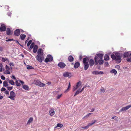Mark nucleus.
<instances>
[{"label":"nucleus","mask_w":131,"mask_h":131,"mask_svg":"<svg viewBox=\"0 0 131 131\" xmlns=\"http://www.w3.org/2000/svg\"><path fill=\"white\" fill-rule=\"evenodd\" d=\"M104 58V60L106 61L109 60V57L107 54H105Z\"/></svg>","instance_id":"26"},{"label":"nucleus","mask_w":131,"mask_h":131,"mask_svg":"<svg viewBox=\"0 0 131 131\" xmlns=\"http://www.w3.org/2000/svg\"><path fill=\"white\" fill-rule=\"evenodd\" d=\"M1 79L3 80H4L5 79V77H4V76L2 75L1 77Z\"/></svg>","instance_id":"49"},{"label":"nucleus","mask_w":131,"mask_h":131,"mask_svg":"<svg viewBox=\"0 0 131 131\" xmlns=\"http://www.w3.org/2000/svg\"><path fill=\"white\" fill-rule=\"evenodd\" d=\"M12 13H11L10 12L9 13V16H10L11 15Z\"/></svg>","instance_id":"61"},{"label":"nucleus","mask_w":131,"mask_h":131,"mask_svg":"<svg viewBox=\"0 0 131 131\" xmlns=\"http://www.w3.org/2000/svg\"><path fill=\"white\" fill-rule=\"evenodd\" d=\"M80 65V63L78 62H76L74 65V67L75 68H78Z\"/></svg>","instance_id":"20"},{"label":"nucleus","mask_w":131,"mask_h":131,"mask_svg":"<svg viewBox=\"0 0 131 131\" xmlns=\"http://www.w3.org/2000/svg\"><path fill=\"white\" fill-rule=\"evenodd\" d=\"M103 73H104V72L102 71H98V74H103Z\"/></svg>","instance_id":"45"},{"label":"nucleus","mask_w":131,"mask_h":131,"mask_svg":"<svg viewBox=\"0 0 131 131\" xmlns=\"http://www.w3.org/2000/svg\"><path fill=\"white\" fill-rule=\"evenodd\" d=\"M32 43V41L31 40H29L28 42L27 46L28 47H29L30 44Z\"/></svg>","instance_id":"40"},{"label":"nucleus","mask_w":131,"mask_h":131,"mask_svg":"<svg viewBox=\"0 0 131 131\" xmlns=\"http://www.w3.org/2000/svg\"><path fill=\"white\" fill-rule=\"evenodd\" d=\"M10 29L9 28V35H10Z\"/></svg>","instance_id":"60"},{"label":"nucleus","mask_w":131,"mask_h":131,"mask_svg":"<svg viewBox=\"0 0 131 131\" xmlns=\"http://www.w3.org/2000/svg\"><path fill=\"white\" fill-rule=\"evenodd\" d=\"M9 83L12 85H14L15 84L14 82L12 80H9Z\"/></svg>","instance_id":"34"},{"label":"nucleus","mask_w":131,"mask_h":131,"mask_svg":"<svg viewBox=\"0 0 131 131\" xmlns=\"http://www.w3.org/2000/svg\"><path fill=\"white\" fill-rule=\"evenodd\" d=\"M3 66L2 64H0V71L1 72L2 71Z\"/></svg>","instance_id":"43"},{"label":"nucleus","mask_w":131,"mask_h":131,"mask_svg":"<svg viewBox=\"0 0 131 131\" xmlns=\"http://www.w3.org/2000/svg\"><path fill=\"white\" fill-rule=\"evenodd\" d=\"M22 87L24 90H29V87L27 85H23Z\"/></svg>","instance_id":"23"},{"label":"nucleus","mask_w":131,"mask_h":131,"mask_svg":"<svg viewBox=\"0 0 131 131\" xmlns=\"http://www.w3.org/2000/svg\"><path fill=\"white\" fill-rule=\"evenodd\" d=\"M10 95L9 96V98H10L12 100H14L15 97L16 96V94L13 91H11L10 93Z\"/></svg>","instance_id":"4"},{"label":"nucleus","mask_w":131,"mask_h":131,"mask_svg":"<svg viewBox=\"0 0 131 131\" xmlns=\"http://www.w3.org/2000/svg\"><path fill=\"white\" fill-rule=\"evenodd\" d=\"M11 78L13 80H16V77L14 76L13 75L12 76H11Z\"/></svg>","instance_id":"47"},{"label":"nucleus","mask_w":131,"mask_h":131,"mask_svg":"<svg viewBox=\"0 0 131 131\" xmlns=\"http://www.w3.org/2000/svg\"><path fill=\"white\" fill-rule=\"evenodd\" d=\"M89 63L90 66H93L94 63V61L92 59H90L89 61Z\"/></svg>","instance_id":"18"},{"label":"nucleus","mask_w":131,"mask_h":131,"mask_svg":"<svg viewBox=\"0 0 131 131\" xmlns=\"http://www.w3.org/2000/svg\"><path fill=\"white\" fill-rule=\"evenodd\" d=\"M111 57L113 60H115L117 63L120 62L121 61L120 56L119 54L118 53L115 54V55H112Z\"/></svg>","instance_id":"2"},{"label":"nucleus","mask_w":131,"mask_h":131,"mask_svg":"<svg viewBox=\"0 0 131 131\" xmlns=\"http://www.w3.org/2000/svg\"><path fill=\"white\" fill-rule=\"evenodd\" d=\"M53 59L52 56L50 54H48L47 55L46 58L45 60V62L46 63L52 61Z\"/></svg>","instance_id":"3"},{"label":"nucleus","mask_w":131,"mask_h":131,"mask_svg":"<svg viewBox=\"0 0 131 131\" xmlns=\"http://www.w3.org/2000/svg\"><path fill=\"white\" fill-rule=\"evenodd\" d=\"M91 114H92V113H89L85 117H88L89 115H91Z\"/></svg>","instance_id":"54"},{"label":"nucleus","mask_w":131,"mask_h":131,"mask_svg":"<svg viewBox=\"0 0 131 131\" xmlns=\"http://www.w3.org/2000/svg\"><path fill=\"white\" fill-rule=\"evenodd\" d=\"M110 72L111 73H114L115 75L117 73V71L115 69H113L110 71Z\"/></svg>","instance_id":"22"},{"label":"nucleus","mask_w":131,"mask_h":131,"mask_svg":"<svg viewBox=\"0 0 131 131\" xmlns=\"http://www.w3.org/2000/svg\"><path fill=\"white\" fill-rule=\"evenodd\" d=\"M91 114H92V113H89L85 117H88L89 115H91Z\"/></svg>","instance_id":"51"},{"label":"nucleus","mask_w":131,"mask_h":131,"mask_svg":"<svg viewBox=\"0 0 131 131\" xmlns=\"http://www.w3.org/2000/svg\"><path fill=\"white\" fill-rule=\"evenodd\" d=\"M6 28L4 25L2 24L1 25L0 27V30L1 31H4L6 30Z\"/></svg>","instance_id":"14"},{"label":"nucleus","mask_w":131,"mask_h":131,"mask_svg":"<svg viewBox=\"0 0 131 131\" xmlns=\"http://www.w3.org/2000/svg\"><path fill=\"white\" fill-rule=\"evenodd\" d=\"M43 55L38 54L36 56V58L39 62H41L42 61L43 59L42 56Z\"/></svg>","instance_id":"6"},{"label":"nucleus","mask_w":131,"mask_h":131,"mask_svg":"<svg viewBox=\"0 0 131 131\" xmlns=\"http://www.w3.org/2000/svg\"><path fill=\"white\" fill-rule=\"evenodd\" d=\"M19 82L20 83H21V84L23 86L24 85V82L23 81L21 80H19Z\"/></svg>","instance_id":"48"},{"label":"nucleus","mask_w":131,"mask_h":131,"mask_svg":"<svg viewBox=\"0 0 131 131\" xmlns=\"http://www.w3.org/2000/svg\"><path fill=\"white\" fill-rule=\"evenodd\" d=\"M6 33L7 35H8V28H7Z\"/></svg>","instance_id":"58"},{"label":"nucleus","mask_w":131,"mask_h":131,"mask_svg":"<svg viewBox=\"0 0 131 131\" xmlns=\"http://www.w3.org/2000/svg\"><path fill=\"white\" fill-rule=\"evenodd\" d=\"M37 53L38 54L43 55V52L42 49H39L38 50Z\"/></svg>","instance_id":"24"},{"label":"nucleus","mask_w":131,"mask_h":131,"mask_svg":"<svg viewBox=\"0 0 131 131\" xmlns=\"http://www.w3.org/2000/svg\"><path fill=\"white\" fill-rule=\"evenodd\" d=\"M83 62L84 64L88 63V59L87 58H85L83 59Z\"/></svg>","instance_id":"16"},{"label":"nucleus","mask_w":131,"mask_h":131,"mask_svg":"<svg viewBox=\"0 0 131 131\" xmlns=\"http://www.w3.org/2000/svg\"><path fill=\"white\" fill-rule=\"evenodd\" d=\"M129 55V53L128 52H125L124 53V57H127Z\"/></svg>","instance_id":"30"},{"label":"nucleus","mask_w":131,"mask_h":131,"mask_svg":"<svg viewBox=\"0 0 131 131\" xmlns=\"http://www.w3.org/2000/svg\"><path fill=\"white\" fill-rule=\"evenodd\" d=\"M3 98V97L2 96H1L0 95V99H2Z\"/></svg>","instance_id":"63"},{"label":"nucleus","mask_w":131,"mask_h":131,"mask_svg":"<svg viewBox=\"0 0 131 131\" xmlns=\"http://www.w3.org/2000/svg\"><path fill=\"white\" fill-rule=\"evenodd\" d=\"M10 68H9V74L10 73V72L9 71H12V67L14 66V64L13 63H9Z\"/></svg>","instance_id":"13"},{"label":"nucleus","mask_w":131,"mask_h":131,"mask_svg":"<svg viewBox=\"0 0 131 131\" xmlns=\"http://www.w3.org/2000/svg\"><path fill=\"white\" fill-rule=\"evenodd\" d=\"M38 48V46L37 45H36L33 48V52L34 53H36L37 51Z\"/></svg>","instance_id":"19"},{"label":"nucleus","mask_w":131,"mask_h":131,"mask_svg":"<svg viewBox=\"0 0 131 131\" xmlns=\"http://www.w3.org/2000/svg\"><path fill=\"white\" fill-rule=\"evenodd\" d=\"M15 83L17 86H20V84L19 83L17 80H16V81L15 82Z\"/></svg>","instance_id":"31"},{"label":"nucleus","mask_w":131,"mask_h":131,"mask_svg":"<svg viewBox=\"0 0 131 131\" xmlns=\"http://www.w3.org/2000/svg\"><path fill=\"white\" fill-rule=\"evenodd\" d=\"M62 94L58 95L57 97V98L58 99H59L62 96Z\"/></svg>","instance_id":"44"},{"label":"nucleus","mask_w":131,"mask_h":131,"mask_svg":"<svg viewBox=\"0 0 131 131\" xmlns=\"http://www.w3.org/2000/svg\"><path fill=\"white\" fill-rule=\"evenodd\" d=\"M78 88L75 86H74L73 87V88L72 89V91L73 92L75 90H76Z\"/></svg>","instance_id":"38"},{"label":"nucleus","mask_w":131,"mask_h":131,"mask_svg":"<svg viewBox=\"0 0 131 131\" xmlns=\"http://www.w3.org/2000/svg\"><path fill=\"white\" fill-rule=\"evenodd\" d=\"M35 84L36 85H37L41 87H44L46 85L45 84L42 83L38 80L36 81L35 83Z\"/></svg>","instance_id":"5"},{"label":"nucleus","mask_w":131,"mask_h":131,"mask_svg":"<svg viewBox=\"0 0 131 131\" xmlns=\"http://www.w3.org/2000/svg\"><path fill=\"white\" fill-rule=\"evenodd\" d=\"M105 89L103 88H102L100 90V91H101V93L104 92H105Z\"/></svg>","instance_id":"41"},{"label":"nucleus","mask_w":131,"mask_h":131,"mask_svg":"<svg viewBox=\"0 0 131 131\" xmlns=\"http://www.w3.org/2000/svg\"><path fill=\"white\" fill-rule=\"evenodd\" d=\"M129 57L130 58H127V60L128 62H131V53L129 54Z\"/></svg>","instance_id":"37"},{"label":"nucleus","mask_w":131,"mask_h":131,"mask_svg":"<svg viewBox=\"0 0 131 131\" xmlns=\"http://www.w3.org/2000/svg\"><path fill=\"white\" fill-rule=\"evenodd\" d=\"M95 110V109L94 108H92V109L91 110V112H93Z\"/></svg>","instance_id":"55"},{"label":"nucleus","mask_w":131,"mask_h":131,"mask_svg":"<svg viewBox=\"0 0 131 131\" xmlns=\"http://www.w3.org/2000/svg\"><path fill=\"white\" fill-rule=\"evenodd\" d=\"M13 88V87H9V91H10Z\"/></svg>","instance_id":"56"},{"label":"nucleus","mask_w":131,"mask_h":131,"mask_svg":"<svg viewBox=\"0 0 131 131\" xmlns=\"http://www.w3.org/2000/svg\"><path fill=\"white\" fill-rule=\"evenodd\" d=\"M35 46V43L34 42H33L31 43V45L30 47V48L31 49H32L34 48V46Z\"/></svg>","instance_id":"35"},{"label":"nucleus","mask_w":131,"mask_h":131,"mask_svg":"<svg viewBox=\"0 0 131 131\" xmlns=\"http://www.w3.org/2000/svg\"><path fill=\"white\" fill-rule=\"evenodd\" d=\"M97 121L96 120H94L93 121V122L91 123H89L88 125L82 127L81 128L84 129H88L89 127V126L92 125L94 123H95Z\"/></svg>","instance_id":"9"},{"label":"nucleus","mask_w":131,"mask_h":131,"mask_svg":"<svg viewBox=\"0 0 131 131\" xmlns=\"http://www.w3.org/2000/svg\"><path fill=\"white\" fill-rule=\"evenodd\" d=\"M58 66L61 68H64L66 66V64L63 62H60L58 64Z\"/></svg>","instance_id":"10"},{"label":"nucleus","mask_w":131,"mask_h":131,"mask_svg":"<svg viewBox=\"0 0 131 131\" xmlns=\"http://www.w3.org/2000/svg\"><path fill=\"white\" fill-rule=\"evenodd\" d=\"M2 48L1 47H0V51H2Z\"/></svg>","instance_id":"62"},{"label":"nucleus","mask_w":131,"mask_h":131,"mask_svg":"<svg viewBox=\"0 0 131 131\" xmlns=\"http://www.w3.org/2000/svg\"><path fill=\"white\" fill-rule=\"evenodd\" d=\"M81 82L80 81H79L77 83L76 86H77L78 88L81 85Z\"/></svg>","instance_id":"28"},{"label":"nucleus","mask_w":131,"mask_h":131,"mask_svg":"<svg viewBox=\"0 0 131 131\" xmlns=\"http://www.w3.org/2000/svg\"><path fill=\"white\" fill-rule=\"evenodd\" d=\"M91 114H92V113H89L85 117H88L89 115H91Z\"/></svg>","instance_id":"53"},{"label":"nucleus","mask_w":131,"mask_h":131,"mask_svg":"<svg viewBox=\"0 0 131 131\" xmlns=\"http://www.w3.org/2000/svg\"><path fill=\"white\" fill-rule=\"evenodd\" d=\"M91 114H92V113H89L85 117H88L89 115H91Z\"/></svg>","instance_id":"52"},{"label":"nucleus","mask_w":131,"mask_h":131,"mask_svg":"<svg viewBox=\"0 0 131 131\" xmlns=\"http://www.w3.org/2000/svg\"><path fill=\"white\" fill-rule=\"evenodd\" d=\"M34 68H33L32 66H29L28 65L27 66V69H34Z\"/></svg>","instance_id":"39"},{"label":"nucleus","mask_w":131,"mask_h":131,"mask_svg":"<svg viewBox=\"0 0 131 131\" xmlns=\"http://www.w3.org/2000/svg\"><path fill=\"white\" fill-rule=\"evenodd\" d=\"M63 125L62 124L58 123L57 126L55 127L54 128H56L57 127H60V128L62 127Z\"/></svg>","instance_id":"29"},{"label":"nucleus","mask_w":131,"mask_h":131,"mask_svg":"<svg viewBox=\"0 0 131 131\" xmlns=\"http://www.w3.org/2000/svg\"><path fill=\"white\" fill-rule=\"evenodd\" d=\"M105 65H106V66H108V63L107 62H106L105 63Z\"/></svg>","instance_id":"59"},{"label":"nucleus","mask_w":131,"mask_h":131,"mask_svg":"<svg viewBox=\"0 0 131 131\" xmlns=\"http://www.w3.org/2000/svg\"><path fill=\"white\" fill-rule=\"evenodd\" d=\"M33 118H32L31 117L30 118L27 123V124H30V123H31L32 121H33Z\"/></svg>","instance_id":"27"},{"label":"nucleus","mask_w":131,"mask_h":131,"mask_svg":"<svg viewBox=\"0 0 131 131\" xmlns=\"http://www.w3.org/2000/svg\"><path fill=\"white\" fill-rule=\"evenodd\" d=\"M131 107V105H130L122 108L119 111V112H122L124 111H126Z\"/></svg>","instance_id":"8"},{"label":"nucleus","mask_w":131,"mask_h":131,"mask_svg":"<svg viewBox=\"0 0 131 131\" xmlns=\"http://www.w3.org/2000/svg\"><path fill=\"white\" fill-rule=\"evenodd\" d=\"M98 71H94L92 72V73L93 74L97 75L98 74Z\"/></svg>","instance_id":"36"},{"label":"nucleus","mask_w":131,"mask_h":131,"mask_svg":"<svg viewBox=\"0 0 131 131\" xmlns=\"http://www.w3.org/2000/svg\"><path fill=\"white\" fill-rule=\"evenodd\" d=\"M85 87V86L81 90V89L80 88H79V89H78L75 92L74 95V96H75L79 94L80 93H81Z\"/></svg>","instance_id":"7"},{"label":"nucleus","mask_w":131,"mask_h":131,"mask_svg":"<svg viewBox=\"0 0 131 131\" xmlns=\"http://www.w3.org/2000/svg\"><path fill=\"white\" fill-rule=\"evenodd\" d=\"M8 83L7 82L5 81L3 82V85L4 86L6 87L8 86Z\"/></svg>","instance_id":"33"},{"label":"nucleus","mask_w":131,"mask_h":131,"mask_svg":"<svg viewBox=\"0 0 131 131\" xmlns=\"http://www.w3.org/2000/svg\"><path fill=\"white\" fill-rule=\"evenodd\" d=\"M26 37V35L23 34H21L20 36V39L21 40H24L25 38Z\"/></svg>","instance_id":"21"},{"label":"nucleus","mask_w":131,"mask_h":131,"mask_svg":"<svg viewBox=\"0 0 131 131\" xmlns=\"http://www.w3.org/2000/svg\"><path fill=\"white\" fill-rule=\"evenodd\" d=\"M84 64V70H86L89 67V65L88 63L87 64Z\"/></svg>","instance_id":"25"},{"label":"nucleus","mask_w":131,"mask_h":131,"mask_svg":"<svg viewBox=\"0 0 131 131\" xmlns=\"http://www.w3.org/2000/svg\"><path fill=\"white\" fill-rule=\"evenodd\" d=\"M6 74H8V70H7V71L6 72Z\"/></svg>","instance_id":"64"},{"label":"nucleus","mask_w":131,"mask_h":131,"mask_svg":"<svg viewBox=\"0 0 131 131\" xmlns=\"http://www.w3.org/2000/svg\"><path fill=\"white\" fill-rule=\"evenodd\" d=\"M96 55L97 56H95L94 58L96 64L98 63L100 64H102L103 63V60H102L103 54L101 53H98Z\"/></svg>","instance_id":"1"},{"label":"nucleus","mask_w":131,"mask_h":131,"mask_svg":"<svg viewBox=\"0 0 131 131\" xmlns=\"http://www.w3.org/2000/svg\"><path fill=\"white\" fill-rule=\"evenodd\" d=\"M71 73L68 72H66L63 73V75L65 77H71Z\"/></svg>","instance_id":"11"},{"label":"nucleus","mask_w":131,"mask_h":131,"mask_svg":"<svg viewBox=\"0 0 131 131\" xmlns=\"http://www.w3.org/2000/svg\"><path fill=\"white\" fill-rule=\"evenodd\" d=\"M120 66H119L117 65V66H116L115 67V68H117L118 69V70H119V69H120Z\"/></svg>","instance_id":"46"},{"label":"nucleus","mask_w":131,"mask_h":131,"mask_svg":"<svg viewBox=\"0 0 131 131\" xmlns=\"http://www.w3.org/2000/svg\"><path fill=\"white\" fill-rule=\"evenodd\" d=\"M74 60V58L72 56H70L68 57V61L71 62H72Z\"/></svg>","instance_id":"15"},{"label":"nucleus","mask_w":131,"mask_h":131,"mask_svg":"<svg viewBox=\"0 0 131 131\" xmlns=\"http://www.w3.org/2000/svg\"><path fill=\"white\" fill-rule=\"evenodd\" d=\"M5 93L6 94H8V91H6L5 92Z\"/></svg>","instance_id":"57"},{"label":"nucleus","mask_w":131,"mask_h":131,"mask_svg":"<svg viewBox=\"0 0 131 131\" xmlns=\"http://www.w3.org/2000/svg\"><path fill=\"white\" fill-rule=\"evenodd\" d=\"M70 86H71V85H70V83H69L68 87V88H67V89H66V90L65 91V93H66L67 92V91H69V89L70 88Z\"/></svg>","instance_id":"32"},{"label":"nucleus","mask_w":131,"mask_h":131,"mask_svg":"<svg viewBox=\"0 0 131 131\" xmlns=\"http://www.w3.org/2000/svg\"><path fill=\"white\" fill-rule=\"evenodd\" d=\"M49 113L50 115L52 116L54 115L55 112L53 109H51L50 110Z\"/></svg>","instance_id":"17"},{"label":"nucleus","mask_w":131,"mask_h":131,"mask_svg":"<svg viewBox=\"0 0 131 131\" xmlns=\"http://www.w3.org/2000/svg\"><path fill=\"white\" fill-rule=\"evenodd\" d=\"M7 60V58H3L2 59V61L3 62H5V61Z\"/></svg>","instance_id":"42"},{"label":"nucleus","mask_w":131,"mask_h":131,"mask_svg":"<svg viewBox=\"0 0 131 131\" xmlns=\"http://www.w3.org/2000/svg\"><path fill=\"white\" fill-rule=\"evenodd\" d=\"M6 90V89L4 88H2L1 89V91H4Z\"/></svg>","instance_id":"50"},{"label":"nucleus","mask_w":131,"mask_h":131,"mask_svg":"<svg viewBox=\"0 0 131 131\" xmlns=\"http://www.w3.org/2000/svg\"><path fill=\"white\" fill-rule=\"evenodd\" d=\"M20 31L19 29H17L16 30L14 31V35L16 36H18L20 34Z\"/></svg>","instance_id":"12"}]
</instances>
